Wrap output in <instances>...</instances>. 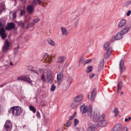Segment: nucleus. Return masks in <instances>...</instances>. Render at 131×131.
Segmentation results:
<instances>
[{
  "mask_svg": "<svg viewBox=\"0 0 131 131\" xmlns=\"http://www.w3.org/2000/svg\"><path fill=\"white\" fill-rule=\"evenodd\" d=\"M39 71L42 74L41 77V79L42 81L50 84L52 83L53 78L52 74L50 69H40Z\"/></svg>",
  "mask_w": 131,
  "mask_h": 131,
  "instance_id": "obj_1",
  "label": "nucleus"
},
{
  "mask_svg": "<svg viewBox=\"0 0 131 131\" xmlns=\"http://www.w3.org/2000/svg\"><path fill=\"white\" fill-rule=\"evenodd\" d=\"M84 104L83 103L80 107L81 111L83 114L87 112L88 116L90 118H92L93 116L92 107L91 105H89L88 107L84 106Z\"/></svg>",
  "mask_w": 131,
  "mask_h": 131,
  "instance_id": "obj_2",
  "label": "nucleus"
},
{
  "mask_svg": "<svg viewBox=\"0 0 131 131\" xmlns=\"http://www.w3.org/2000/svg\"><path fill=\"white\" fill-rule=\"evenodd\" d=\"M10 113H12L14 116H19L22 112V110L20 107L13 106L9 111Z\"/></svg>",
  "mask_w": 131,
  "mask_h": 131,
  "instance_id": "obj_3",
  "label": "nucleus"
},
{
  "mask_svg": "<svg viewBox=\"0 0 131 131\" xmlns=\"http://www.w3.org/2000/svg\"><path fill=\"white\" fill-rule=\"evenodd\" d=\"M17 80H22L27 82L30 83L32 82V80L28 76L24 75L18 77L17 79Z\"/></svg>",
  "mask_w": 131,
  "mask_h": 131,
  "instance_id": "obj_4",
  "label": "nucleus"
},
{
  "mask_svg": "<svg viewBox=\"0 0 131 131\" xmlns=\"http://www.w3.org/2000/svg\"><path fill=\"white\" fill-rule=\"evenodd\" d=\"M0 35L1 36L2 39H5L7 35L5 33V30L3 27L2 23L0 22Z\"/></svg>",
  "mask_w": 131,
  "mask_h": 131,
  "instance_id": "obj_5",
  "label": "nucleus"
},
{
  "mask_svg": "<svg viewBox=\"0 0 131 131\" xmlns=\"http://www.w3.org/2000/svg\"><path fill=\"white\" fill-rule=\"evenodd\" d=\"M108 123L107 121L103 119L99 120L97 123V125L99 127H102L107 126Z\"/></svg>",
  "mask_w": 131,
  "mask_h": 131,
  "instance_id": "obj_6",
  "label": "nucleus"
},
{
  "mask_svg": "<svg viewBox=\"0 0 131 131\" xmlns=\"http://www.w3.org/2000/svg\"><path fill=\"white\" fill-rule=\"evenodd\" d=\"M97 124H95L90 123L89 124V127L87 129L88 131H98L96 128Z\"/></svg>",
  "mask_w": 131,
  "mask_h": 131,
  "instance_id": "obj_7",
  "label": "nucleus"
},
{
  "mask_svg": "<svg viewBox=\"0 0 131 131\" xmlns=\"http://www.w3.org/2000/svg\"><path fill=\"white\" fill-rule=\"evenodd\" d=\"M4 127L6 131H10L12 128V124L9 121H7L4 125Z\"/></svg>",
  "mask_w": 131,
  "mask_h": 131,
  "instance_id": "obj_8",
  "label": "nucleus"
},
{
  "mask_svg": "<svg viewBox=\"0 0 131 131\" xmlns=\"http://www.w3.org/2000/svg\"><path fill=\"white\" fill-rule=\"evenodd\" d=\"M10 46V44L9 42L6 40L3 48V50L4 53L8 51Z\"/></svg>",
  "mask_w": 131,
  "mask_h": 131,
  "instance_id": "obj_9",
  "label": "nucleus"
},
{
  "mask_svg": "<svg viewBox=\"0 0 131 131\" xmlns=\"http://www.w3.org/2000/svg\"><path fill=\"white\" fill-rule=\"evenodd\" d=\"M43 58V59L46 61V62H48L50 63L52 60L51 57L47 53H46L44 55Z\"/></svg>",
  "mask_w": 131,
  "mask_h": 131,
  "instance_id": "obj_10",
  "label": "nucleus"
},
{
  "mask_svg": "<svg viewBox=\"0 0 131 131\" xmlns=\"http://www.w3.org/2000/svg\"><path fill=\"white\" fill-rule=\"evenodd\" d=\"M99 118V113L97 111H96L94 112V114L93 117V121L96 122Z\"/></svg>",
  "mask_w": 131,
  "mask_h": 131,
  "instance_id": "obj_11",
  "label": "nucleus"
},
{
  "mask_svg": "<svg viewBox=\"0 0 131 131\" xmlns=\"http://www.w3.org/2000/svg\"><path fill=\"white\" fill-rule=\"evenodd\" d=\"M96 94V89L95 88L93 89L91 94V100L93 102L94 101Z\"/></svg>",
  "mask_w": 131,
  "mask_h": 131,
  "instance_id": "obj_12",
  "label": "nucleus"
},
{
  "mask_svg": "<svg viewBox=\"0 0 131 131\" xmlns=\"http://www.w3.org/2000/svg\"><path fill=\"white\" fill-rule=\"evenodd\" d=\"M83 99V96L82 95H78L76 96L74 99V101L75 102H79L81 101Z\"/></svg>",
  "mask_w": 131,
  "mask_h": 131,
  "instance_id": "obj_13",
  "label": "nucleus"
},
{
  "mask_svg": "<svg viewBox=\"0 0 131 131\" xmlns=\"http://www.w3.org/2000/svg\"><path fill=\"white\" fill-rule=\"evenodd\" d=\"M122 127V126L121 124H117L114 126L111 131H119Z\"/></svg>",
  "mask_w": 131,
  "mask_h": 131,
  "instance_id": "obj_14",
  "label": "nucleus"
},
{
  "mask_svg": "<svg viewBox=\"0 0 131 131\" xmlns=\"http://www.w3.org/2000/svg\"><path fill=\"white\" fill-rule=\"evenodd\" d=\"M15 27V24L13 23H10L7 24L6 29L7 30H10L14 29Z\"/></svg>",
  "mask_w": 131,
  "mask_h": 131,
  "instance_id": "obj_15",
  "label": "nucleus"
},
{
  "mask_svg": "<svg viewBox=\"0 0 131 131\" xmlns=\"http://www.w3.org/2000/svg\"><path fill=\"white\" fill-rule=\"evenodd\" d=\"M124 62L123 59H121L119 63V67L120 72L121 73L123 72V69L124 68Z\"/></svg>",
  "mask_w": 131,
  "mask_h": 131,
  "instance_id": "obj_16",
  "label": "nucleus"
},
{
  "mask_svg": "<svg viewBox=\"0 0 131 131\" xmlns=\"http://www.w3.org/2000/svg\"><path fill=\"white\" fill-rule=\"evenodd\" d=\"M104 64V60L102 59L100 62L98 68V71H100L103 69Z\"/></svg>",
  "mask_w": 131,
  "mask_h": 131,
  "instance_id": "obj_17",
  "label": "nucleus"
},
{
  "mask_svg": "<svg viewBox=\"0 0 131 131\" xmlns=\"http://www.w3.org/2000/svg\"><path fill=\"white\" fill-rule=\"evenodd\" d=\"M126 23V20L125 19H122L119 22L118 24V27L119 28H121L125 25Z\"/></svg>",
  "mask_w": 131,
  "mask_h": 131,
  "instance_id": "obj_18",
  "label": "nucleus"
},
{
  "mask_svg": "<svg viewBox=\"0 0 131 131\" xmlns=\"http://www.w3.org/2000/svg\"><path fill=\"white\" fill-rule=\"evenodd\" d=\"M63 74L61 72H59L57 75V79L58 82L60 83L63 79Z\"/></svg>",
  "mask_w": 131,
  "mask_h": 131,
  "instance_id": "obj_19",
  "label": "nucleus"
},
{
  "mask_svg": "<svg viewBox=\"0 0 131 131\" xmlns=\"http://www.w3.org/2000/svg\"><path fill=\"white\" fill-rule=\"evenodd\" d=\"M123 35L121 32L117 33L114 36L115 39L116 40H119L121 39Z\"/></svg>",
  "mask_w": 131,
  "mask_h": 131,
  "instance_id": "obj_20",
  "label": "nucleus"
},
{
  "mask_svg": "<svg viewBox=\"0 0 131 131\" xmlns=\"http://www.w3.org/2000/svg\"><path fill=\"white\" fill-rule=\"evenodd\" d=\"M34 6L32 5L27 6L26 7V10L28 13H32L34 9Z\"/></svg>",
  "mask_w": 131,
  "mask_h": 131,
  "instance_id": "obj_21",
  "label": "nucleus"
},
{
  "mask_svg": "<svg viewBox=\"0 0 131 131\" xmlns=\"http://www.w3.org/2000/svg\"><path fill=\"white\" fill-rule=\"evenodd\" d=\"M61 30L63 35L65 36H67L68 35V33L67 30L65 27H62L61 28Z\"/></svg>",
  "mask_w": 131,
  "mask_h": 131,
  "instance_id": "obj_22",
  "label": "nucleus"
},
{
  "mask_svg": "<svg viewBox=\"0 0 131 131\" xmlns=\"http://www.w3.org/2000/svg\"><path fill=\"white\" fill-rule=\"evenodd\" d=\"M130 28L129 27L126 26V27L123 29L122 31H121V32L122 33L123 35L127 33L129 30Z\"/></svg>",
  "mask_w": 131,
  "mask_h": 131,
  "instance_id": "obj_23",
  "label": "nucleus"
},
{
  "mask_svg": "<svg viewBox=\"0 0 131 131\" xmlns=\"http://www.w3.org/2000/svg\"><path fill=\"white\" fill-rule=\"evenodd\" d=\"M5 9L4 3L3 2L0 3V14Z\"/></svg>",
  "mask_w": 131,
  "mask_h": 131,
  "instance_id": "obj_24",
  "label": "nucleus"
},
{
  "mask_svg": "<svg viewBox=\"0 0 131 131\" xmlns=\"http://www.w3.org/2000/svg\"><path fill=\"white\" fill-rule=\"evenodd\" d=\"M42 2V1L40 0H33L32 5L33 6H35L38 3L39 4H40Z\"/></svg>",
  "mask_w": 131,
  "mask_h": 131,
  "instance_id": "obj_25",
  "label": "nucleus"
},
{
  "mask_svg": "<svg viewBox=\"0 0 131 131\" xmlns=\"http://www.w3.org/2000/svg\"><path fill=\"white\" fill-rule=\"evenodd\" d=\"M64 59V57L63 56L60 57L58 59V63H63Z\"/></svg>",
  "mask_w": 131,
  "mask_h": 131,
  "instance_id": "obj_26",
  "label": "nucleus"
},
{
  "mask_svg": "<svg viewBox=\"0 0 131 131\" xmlns=\"http://www.w3.org/2000/svg\"><path fill=\"white\" fill-rule=\"evenodd\" d=\"M18 25V26L23 28L25 27V22L21 21L17 22Z\"/></svg>",
  "mask_w": 131,
  "mask_h": 131,
  "instance_id": "obj_27",
  "label": "nucleus"
},
{
  "mask_svg": "<svg viewBox=\"0 0 131 131\" xmlns=\"http://www.w3.org/2000/svg\"><path fill=\"white\" fill-rule=\"evenodd\" d=\"M47 41L49 43L53 46H54L55 44L54 42L51 39L49 38L47 40Z\"/></svg>",
  "mask_w": 131,
  "mask_h": 131,
  "instance_id": "obj_28",
  "label": "nucleus"
},
{
  "mask_svg": "<svg viewBox=\"0 0 131 131\" xmlns=\"http://www.w3.org/2000/svg\"><path fill=\"white\" fill-rule=\"evenodd\" d=\"M93 67L92 66H88L87 67V69L86 71V72L87 73H89L91 72L93 69Z\"/></svg>",
  "mask_w": 131,
  "mask_h": 131,
  "instance_id": "obj_29",
  "label": "nucleus"
},
{
  "mask_svg": "<svg viewBox=\"0 0 131 131\" xmlns=\"http://www.w3.org/2000/svg\"><path fill=\"white\" fill-rule=\"evenodd\" d=\"M131 3V1H129L124 2L123 4V6L124 7H127L129 6Z\"/></svg>",
  "mask_w": 131,
  "mask_h": 131,
  "instance_id": "obj_30",
  "label": "nucleus"
},
{
  "mask_svg": "<svg viewBox=\"0 0 131 131\" xmlns=\"http://www.w3.org/2000/svg\"><path fill=\"white\" fill-rule=\"evenodd\" d=\"M75 102L72 103L71 105V107L73 109H74L79 104Z\"/></svg>",
  "mask_w": 131,
  "mask_h": 131,
  "instance_id": "obj_31",
  "label": "nucleus"
},
{
  "mask_svg": "<svg viewBox=\"0 0 131 131\" xmlns=\"http://www.w3.org/2000/svg\"><path fill=\"white\" fill-rule=\"evenodd\" d=\"M123 84V83L121 81L119 82L118 83L117 86V91L121 90L122 89V85Z\"/></svg>",
  "mask_w": 131,
  "mask_h": 131,
  "instance_id": "obj_32",
  "label": "nucleus"
},
{
  "mask_svg": "<svg viewBox=\"0 0 131 131\" xmlns=\"http://www.w3.org/2000/svg\"><path fill=\"white\" fill-rule=\"evenodd\" d=\"M34 25L35 24L33 23V22H31L30 23H29L27 25L26 27V28L28 29L30 28L31 27Z\"/></svg>",
  "mask_w": 131,
  "mask_h": 131,
  "instance_id": "obj_33",
  "label": "nucleus"
},
{
  "mask_svg": "<svg viewBox=\"0 0 131 131\" xmlns=\"http://www.w3.org/2000/svg\"><path fill=\"white\" fill-rule=\"evenodd\" d=\"M72 80V77L69 76L67 78L66 81L65 82L71 83V82Z\"/></svg>",
  "mask_w": 131,
  "mask_h": 131,
  "instance_id": "obj_34",
  "label": "nucleus"
},
{
  "mask_svg": "<svg viewBox=\"0 0 131 131\" xmlns=\"http://www.w3.org/2000/svg\"><path fill=\"white\" fill-rule=\"evenodd\" d=\"M29 109L31 111H32L34 113H36V109L33 106H29Z\"/></svg>",
  "mask_w": 131,
  "mask_h": 131,
  "instance_id": "obj_35",
  "label": "nucleus"
},
{
  "mask_svg": "<svg viewBox=\"0 0 131 131\" xmlns=\"http://www.w3.org/2000/svg\"><path fill=\"white\" fill-rule=\"evenodd\" d=\"M109 44L108 42H107L104 43V46L105 50H106L109 47Z\"/></svg>",
  "mask_w": 131,
  "mask_h": 131,
  "instance_id": "obj_36",
  "label": "nucleus"
},
{
  "mask_svg": "<svg viewBox=\"0 0 131 131\" xmlns=\"http://www.w3.org/2000/svg\"><path fill=\"white\" fill-rule=\"evenodd\" d=\"M40 20V19L39 18H36L34 19L32 21H31V22H33L35 24V25L36 23H37L38 21H39Z\"/></svg>",
  "mask_w": 131,
  "mask_h": 131,
  "instance_id": "obj_37",
  "label": "nucleus"
},
{
  "mask_svg": "<svg viewBox=\"0 0 131 131\" xmlns=\"http://www.w3.org/2000/svg\"><path fill=\"white\" fill-rule=\"evenodd\" d=\"M118 111L117 108L115 107L114 108V113H115V116H117L118 114Z\"/></svg>",
  "mask_w": 131,
  "mask_h": 131,
  "instance_id": "obj_38",
  "label": "nucleus"
},
{
  "mask_svg": "<svg viewBox=\"0 0 131 131\" xmlns=\"http://www.w3.org/2000/svg\"><path fill=\"white\" fill-rule=\"evenodd\" d=\"M110 55V53L108 52H107L104 55V58L105 59H108Z\"/></svg>",
  "mask_w": 131,
  "mask_h": 131,
  "instance_id": "obj_39",
  "label": "nucleus"
},
{
  "mask_svg": "<svg viewBox=\"0 0 131 131\" xmlns=\"http://www.w3.org/2000/svg\"><path fill=\"white\" fill-rule=\"evenodd\" d=\"M56 88V86L54 85V84H53L51 86L50 90L52 91H54L55 90Z\"/></svg>",
  "mask_w": 131,
  "mask_h": 131,
  "instance_id": "obj_40",
  "label": "nucleus"
},
{
  "mask_svg": "<svg viewBox=\"0 0 131 131\" xmlns=\"http://www.w3.org/2000/svg\"><path fill=\"white\" fill-rule=\"evenodd\" d=\"M70 83L65 82V87L67 89H68L70 86Z\"/></svg>",
  "mask_w": 131,
  "mask_h": 131,
  "instance_id": "obj_41",
  "label": "nucleus"
},
{
  "mask_svg": "<svg viewBox=\"0 0 131 131\" xmlns=\"http://www.w3.org/2000/svg\"><path fill=\"white\" fill-rule=\"evenodd\" d=\"M76 116V113L75 112L73 114V115L71 116H70L69 117V118H68L70 120H71L73 119V118L74 117Z\"/></svg>",
  "mask_w": 131,
  "mask_h": 131,
  "instance_id": "obj_42",
  "label": "nucleus"
},
{
  "mask_svg": "<svg viewBox=\"0 0 131 131\" xmlns=\"http://www.w3.org/2000/svg\"><path fill=\"white\" fill-rule=\"evenodd\" d=\"M74 124L75 126H76L78 124L79 122V120L77 119H74Z\"/></svg>",
  "mask_w": 131,
  "mask_h": 131,
  "instance_id": "obj_43",
  "label": "nucleus"
},
{
  "mask_svg": "<svg viewBox=\"0 0 131 131\" xmlns=\"http://www.w3.org/2000/svg\"><path fill=\"white\" fill-rule=\"evenodd\" d=\"M76 129H77V130L78 131H85L83 127H81L79 128L78 127H76Z\"/></svg>",
  "mask_w": 131,
  "mask_h": 131,
  "instance_id": "obj_44",
  "label": "nucleus"
},
{
  "mask_svg": "<svg viewBox=\"0 0 131 131\" xmlns=\"http://www.w3.org/2000/svg\"><path fill=\"white\" fill-rule=\"evenodd\" d=\"M91 61V60L90 59H87L84 61L85 62H83V65L84 66L85 64L89 63Z\"/></svg>",
  "mask_w": 131,
  "mask_h": 131,
  "instance_id": "obj_45",
  "label": "nucleus"
},
{
  "mask_svg": "<svg viewBox=\"0 0 131 131\" xmlns=\"http://www.w3.org/2000/svg\"><path fill=\"white\" fill-rule=\"evenodd\" d=\"M71 122L69 121H68L66 123V126L69 127L71 126Z\"/></svg>",
  "mask_w": 131,
  "mask_h": 131,
  "instance_id": "obj_46",
  "label": "nucleus"
},
{
  "mask_svg": "<svg viewBox=\"0 0 131 131\" xmlns=\"http://www.w3.org/2000/svg\"><path fill=\"white\" fill-rule=\"evenodd\" d=\"M40 69H39V70ZM32 71H33L35 73H36V74H37L38 75H39V72H40V73H41L39 71V70H38V71H37L36 70H32Z\"/></svg>",
  "mask_w": 131,
  "mask_h": 131,
  "instance_id": "obj_47",
  "label": "nucleus"
},
{
  "mask_svg": "<svg viewBox=\"0 0 131 131\" xmlns=\"http://www.w3.org/2000/svg\"><path fill=\"white\" fill-rule=\"evenodd\" d=\"M84 60L83 59H81L79 63V66H80L81 65V64L83 63V62H84Z\"/></svg>",
  "mask_w": 131,
  "mask_h": 131,
  "instance_id": "obj_48",
  "label": "nucleus"
},
{
  "mask_svg": "<svg viewBox=\"0 0 131 131\" xmlns=\"http://www.w3.org/2000/svg\"><path fill=\"white\" fill-rule=\"evenodd\" d=\"M34 67L31 66H29L28 67V70L30 71H32V69Z\"/></svg>",
  "mask_w": 131,
  "mask_h": 131,
  "instance_id": "obj_49",
  "label": "nucleus"
},
{
  "mask_svg": "<svg viewBox=\"0 0 131 131\" xmlns=\"http://www.w3.org/2000/svg\"><path fill=\"white\" fill-rule=\"evenodd\" d=\"M25 11L24 10H21V11L20 15L21 16H22L25 14Z\"/></svg>",
  "mask_w": 131,
  "mask_h": 131,
  "instance_id": "obj_50",
  "label": "nucleus"
},
{
  "mask_svg": "<svg viewBox=\"0 0 131 131\" xmlns=\"http://www.w3.org/2000/svg\"><path fill=\"white\" fill-rule=\"evenodd\" d=\"M94 75L95 74L94 73H91L90 74L89 76V78L90 79H92L94 77Z\"/></svg>",
  "mask_w": 131,
  "mask_h": 131,
  "instance_id": "obj_51",
  "label": "nucleus"
},
{
  "mask_svg": "<svg viewBox=\"0 0 131 131\" xmlns=\"http://www.w3.org/2000/svg\"><path fill=\"white\" fill-rule=\"evenodd\" d=\"M108 50L107 51V52L110 53L111 52L112 50V48L111 47H109L108 49Z\"/></svg>",
  "mask_w": 131,
  "mask_h": 131,
  "instance_id": "obj_52",
  "label": "nucleus"
},
{
  "mask_svg": "<svg viewBox=\"0 0 131 131\" xmlns=\"http://www.w3.org/2000/svg\"><path fill=\"white\" fill-rule=\"evenodd\" d=\"M36 116L38 118H40L41 116L40 113L38 111H37L36 114Z\"/></svg>",
  "mask_w": 131,
  "mask_h": 131,
  "instance_id": "obj_53",
  "label": "nucleus"
},
{
  "mask_svg": "<svg viewBox=\"0 0 131 131\" xmlns=\"http://www.w3.org/2000/svg\"><path fill=\"white\" fill-rule=\"evenodd\" d=\"M12 16L13 19H14L16 18V12H15L13 13Z\"/></svg>",
  "mask_w": 131,
  "mask_h": 131,
  "instance_id": "obj_54",
  "label": "nucleus"
},
{
  "mask_svg": "<svg viewBox=\"0 0 131 131\" xmlns=\"http://www.w3.org/2000/svg\"><path fill=\"white\" fill-rule=\"evenodd\" d=\"M131 14V11L129 10L126 13V16H129Z\"/></svg>",
  "mask_w": 131,
  "mask_h": 131,
  "instance_id": "obj_55",
  "label": "nucleus"
},
{
  "mask_svg": "<svg viewBox=\"0 0 131 131\" xmlns=\"http://www.w3.org/2000/svg\"><path fill=\"white\" fill-rule=\"evenodd\" d=\"M127 128L126 127H124L122 129L121 131H127Z\"/></svg>",
  "mask_w": 131,
  "mask_h": 131,
  "instance_id": "obj_56",
  "label": "nucleus"
},
{
  "mask_svg": "<svg viewBox=\"0 0 131 131\" xmlns=\"http://www.w3.org/2000/svg\"><path fill=\"white\" fill-rule=\"evenodd\" d=\"M131 119V117H128V119L127 118H125V122H126L127 121H128L130 120Z\"/></svg>",
  "mask_w": 131,
  "mask_h": 131,
  "instance_id": "obj_57",
  "label": "nucleus"
},
{
  "mask_svg": "<svg viewBox=\"0 0 131 131\" xmlns=\"http://www.w3.org/2000/svg\"><path fill=\"white\" fill-rule=\"evenodd\" d=\"M78 24V20L76 21L74 23V25L75 26H77Z\"/></svg>",
  "mask_w": 131,
  "mask_h": 131,
  "instance_id": "obj_58",
  "label": "nucleus"
},
{
  "mask_svg": "<svg viewBox=\"0 0 131 131\" xmlns=\"http://www.w3.org/2000/svg\"><path fill=\"white\" fill-rule=\"evenodd\" d=\"M6 84L5 83L2 84L0 85V88H2Z\"/></svg>",
  "mask_w": 131,
  "mask_h": 131,
  "instance_id": "obj_59",
  "label": "nucleus"
},
{
  "mask_svg": "<svg viewBox=\"0 0 131 131\" xmlns=\"http://www.w3.org/2000/svg\"><path fill=\"white\" fill-rule=\"evenodd\" d=\"M18 50H16V48H15V49L14 51L15 53V54H16L18 53Z\"/></svg>",
  "mask_w": 131,
  "mask_h": 131,
  "instance_id": "obj_60",
  "label": "nucleus"
},
{
  "mask_svg": "<svg viewBox=\"0 0 131 131\" xmlns=\"http://www.w3.org/2000/svg\"><path fill=\"white\" fill-rule=\"evenodd\" d=\"M16 48V50H18V49L19 48V46H18L17 47V48Z\"/></svg>",
  "mask_w": 131,
  "mask_h": 131,
  "instance_id": "obj_61",
  "label": "nucleus"
},
{
  "mask_svg": "<svg viewBox=\"0 0 131 131\" xmlns=\"http://www.w3.org/2000/svg\"><path fill=\"white\" fill-rule=\"evenodd\" d=\"M10 64L11 66H13V63L12 62H10Z\"/></svg>",
  "mask_w": 131,
  "mask_h": 131,
  "instance_id": "obj_62",
  "label": "nucleus"
},
{
  "mask_svg": "<svg viewBox=\"0 0 131 131\" xmlns=\"http://www.w3.org/2000/svg\"><path fill=\"white\" fill-rule=\"evenodd\" d=\"M88 99H89L90 98V95L89 94L88 96Z\"/></svg>",
  "mask_w": 131,
  "mask_h": 131,
  "instance_id": "obj_63",
  "label": "nucleus"
},
{
  "mask_svg": "<svg viewBox=\"0 0 131 131\" xmlns=\"http://www.w3.org/2000/svg\"><path fill=\"white\" fill-rule=\"evenodd\" d=\"M103 115H101V117H102L103 118Z\"/></svg>",
  "mask_w": 131,
  "mask_h": 131,
  "instance_id": "obj_64",
  "label": "nucleus"
}]
</instances>
